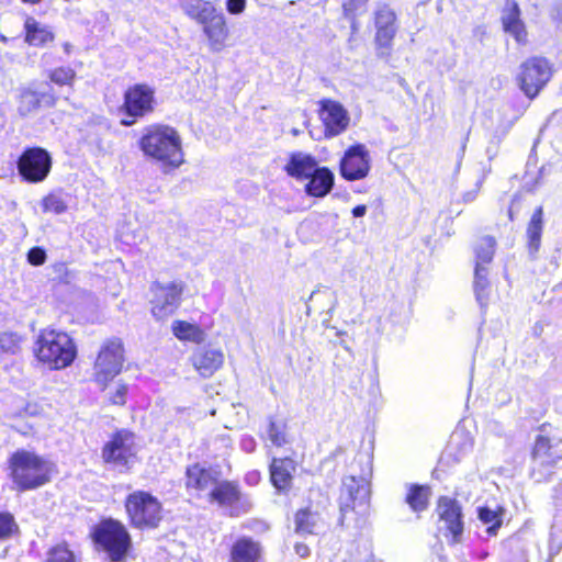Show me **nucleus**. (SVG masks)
Masks as SVG:
<instances>
[{
  "label": "nucleus",
  "instance_id": "48",
  "mask_svg": "<svg viewBox=\"0 0 562 562\" xmlns=\"http://www.w3.org/2000/svg\"><path fill=\"white\" fill-rule=\"evenodd\" d=\"M486 34V31H485V27L480 25V26H476L474 30H473V35L479 38L481 42L483 41V37L485 36Z\"/></svg>",
  "mask_w": 562,
  "mask_h": 562
},
{
  "label": "nucleus",
  "instance_id": "39",
  "mask_svg": "<svg viewBox=\"0 0 562 562\" xmlns=\"http://www.w3.org/2000/svg\"><path fill=\"white\" fill-rule=\"evenodd\" d=\"M20 350V337L13 333L0 334V356L14 355Z\"/></svg>",
  "mask_w": 562,
  "mask_h": 562
},
{
  "label": "nucleus",
  "instance_id": "14",
  "mask_svg": "<svg viewBox=\"0 0 562 562\" xmlns=\"http://www.w3.org/2000/svg\"><path fill=\"white\" fill-rule=\"evenodd\" d=\"M154 90L146 85H135L124 93L123 108L125 113L133 117L131 121L122 120V124L130 126L135 119L143 117L154 111Z\"/></svg>",
  "mask_w": 562,
  "mask_h": 562
},
{
  "label": "nucleus",
  "instance_id": "51",
  "mask_svg": "<svg viewBox=\"0 0 562 562\" xmlns=\"http://www.w3.org/2000/svg\"><path fill=\"white\" fill-rule=\"evenodd\" d=\"M70 48H71V45H70L69 43H65V44H64V49H65V52H66L67 54H69V53H70Z\"/></svg>",
  "mask_w": 562,
  "mask_h": 562
},
{
  "label": "nucleus",
  "instance_id": "43",
  "mask_svg": "<svg viewBox=\"0 0 562 562\" xmlns=\"http://www.w3.org/2000/svg\"><path fill=\"white\" fill-rule=\"evenodd\" d=\"M27 260L33 266H41L46 260V254L45 251L40 247H34L30 249L27 254Z\"/></svg>",
  "mask_w": 562,
  "mask_h": 562
},
{
  "label": "nucleus",
  "instance_id": "16",
  "mask_svg": "<svg viewBox=\"0 0 562 562\" xmlns=\"http://www.w3.org/2000/svg\"><path fill=\"white\" fill-rule=\"evenodd\" d=\"M370 170L369 153L363 145L351 146L340 162L341 176L349 180H359L367 177Z\"/></svg>",
  "mask_w": 562,
  "mask_h": 562
},
{
  "label": "nucleus",
  "instance_id": "2",
  "mask_svg": "<svg viewBox=\"0 0 562 562\" xmlns=\"http://www.w3.org/2000/svg\"><path fill=\"white\" fill-rule=\"evenodd\" d=\"M53 469L50 461L32 451L18 450L9 459L10 477L20 491L46 484Z\"/></svg>",
  "mask_w": 562,
  "mask_h": 562
},
{
  "label": "nucleus",
  "instance_id": "28",
  "mask_svg": "<svg viewBox=\"0 0 562 562\" xmlns=\"http://www.w3.org/2000/svg\"><path fill=\"white\" fill-rule=\"evenodd\" d=\"M323 528L321 516L308 508L301 509L295 515V532L305 535H317Z\"/></svg>",
  "mask_w": 562,
  "mask_h": 562
},
{
  "label": "nucleus",
  "instance_id": "18",
  "mask_svg": "<svg viewBox=\"0 0 562 562\" xmlns=\"http://www.w3.org/2000/svg\"><path fill=\"white\" fill-rule=\"evenodd\" d=\"M202 25L203 34L209 42V48L212 52H221L226 44L229 35V30L226 24L225 15L222 11L216 10L200 23Z\"/></svg>",
  "mask_w": 562,
  "mask_h": 562
},
{
  "label": "nucleus",
  "instance_id": "41",
  "mask_svg": "<svg viewBox=\"0 0 562 562\" xmlns=\"http://www.w3.org/2000/svg\"><path fill=\"white\" fill-rule=\"evenodd\" d=\"M46 562H76L74 553L64 544L56 546L48 553Z\"/></svg>",
  "mask_w": 562,
  "mask_h": 562
},
{
  "label": "nucleus",
  "instance_id": "26",
  "mask_svg": "<svg viewBox=\"0 0 562 562\" xmlns=\"http://www.w3.org/2000/svg\"><path fill=\"white\" fill-rule=\"evenodd\" d=\"M333 186V172L325 167H318L316 172L308 178V182L305 186V192L312 196L323 198L330 192Z\"/></svg>",
  "mask_w": 562,
  "mask_h": 562
},
{
  "label": "nucleus",
  "instance_id": "9",
  "mask_svg": "<svg viewBox=\"0 0 562 562\" xmlns=\"http://www.w3.org/2000/svg\"><path fill=\"white\" fill-rule=\"evenodd\" d=\"M124 349L117 338L105 341L94 362V379L103 387L112 381L122 370Z\"/></svg>",
  "mask_w": 562,
  "mask_h": 562
},
{
  "label": "nucleus",
  "instance_id": "40",
  "mask_svg": "<svg viewBox=\"0 0 562 562\" xmlns=\"http://www.w3.org/2000/svg\"><path fill=\"white\" fill-rule=\"evenodd\" d=\"M268 436L274 446H283L288 441L285 435V425L271 420L268 428Z\"/></svg>",
  "mask_w": 562,
  "mask_h": 562
},
{
  "label": "nucleus",
  "instance_id": "52",
  "mask_svg": "<svg viewBox=\"0 0 562 562\" xmlns=\"http://www.w3.org/2000/svg\"><path fill=\"white\" fill-rule=\"evenodd\" d=\"M517 542H518V540H517V539H515V538H513V539H510V540H509V546H510V547H514V546H516V544H517Z\"/></svg>",
  "mask_w": 562,
  "mask_h": 562
},
{
  "label": "nucleus",
  "instance_id": "13",
  "mask_svg": "<svg viewBox=\"0 0 562 562\" xmlns=\"http://www.w3.org/2000/svg\"><path fill=\"white\" fill-rule=\"evenodd\" d=\"M518 80L525 94L533 99L548 83L552 76V69L546 58L532 57L521 65Z\"/></svg>",
  "mask_w": 562,
  "mask_h": 562
},
{
  "label": "nucleus",
  "instance_id": "36",
  "mask_svg": "<svg viewBox=\"0 0 562 562\" xmlns=\"http://www.w3.org/2000/svg\"><path fill=\"white\" fill-rule=\"evenodd\" d=\"M495 239L491 236L482 237L475 247L476 262L481 266L490 263L494 257L495 251Z\"/></svg>",
  "mask_w": 562,
  "mask_h": 562
},
{
  "label": "nucleus",
  "instance_id": "45",
  "mask_svg": "<svg viewBox=\"0 0 562 562\" xmlns=\"http://www.w3.org/2000/svg\"><path fill=\"white\" fill-rule=\"evenodd\" d=\"M246 0H227L226 8L231 14H239L245 10Z\"/></svg>",
  "mask_w": 562,
  "mask_h": 562
},
{
  "label": "nucleus",
  "instance_id": "33",
  "mask_svg": "<svg viewBox=\"0 0 562 562\" xmlns=\"http://www.w3.org/2000/svg\"><path fill=\"white\" fill-rule=\"evenodd\" d=\"M430 490L424 485H409L405 502L414 512H422L427 508Z\"/></svg>",
  "mask_w": 562,
  "mask_h": 562
},
{
  "label": "nucleus",
  "instance_id": "8",
  "mask_svg": "<svg viewBox=\"0 0 562 562\" xmlns=\"http://www.w3.org/2000/svg\"><path fill=\"white\" fill-rule=\"evenodd\" d=\"M207 501L211 504L228 509V514L232 517L246 514L252 506L248 497L241 493L236 482L221 480L220 476L211 490Z\"/></svg>",
  "mask_w": 562,
  "mask_h": 562
},
{
  "label": "nucleus",
  "instance_id": "42",
  "mask_svg": "<svg viewBox=\"0 0 562 562\" xmlns=\"http://www.w3.org/2000/svg\"><path fill=\"white\" fill-rule=\"evenodd\" d=\"M16 530L14 517L9 513H0V540L9 538Z\"/></svg>",
  "mask_w": 562,
  "mask_h": 562
},
{
  "label": "nucleus",
  "instance_id": "49",
  "mask_svg": "<svg viewBox=\"0 0 562 562\" xmlns=\"http://www.w3.org/2000/svg\"><path fill=\"white\" fill-rule=\"evenodd\" d=\"M366 212H367V206L366 205H357L352 210V215L355 217H361V216H363L366 214Z\"/></svg>",
  "mask_w": 562,
  "mask_h": 562
},
{
  "label": "nucleus",
  "instance_id": "54",
  "mask_svg": "<svg viewBox=\"0 0 562 562\" xmlns=\"http://www.w3.org/2000/svg\"><path fill=\"white\" fill-rule=\"evenodd\" d=\"M293 134H294V135H297V134H299V132H297L296 130H293Z\"/></svg>",
  "mask_w": 562,
  "mask_h": 562
},
{
  "label": "nucleus",
  "instance_id": "37",
  "mask_svg": "<svg viewBox=\"0 0 562 562\" xmlns=\"http://www.w3.org/2000/svg\"><path fill=\"white\" fill-rule=\"evenodd\" d=\"M42 207L45 213L63 214L68 205L59 192H52L42 200Z\"/></svg>",
  "mask_w": 562,
  "mask_h": 562
},
{
  "label": "nucleus",
  "instance_id": "22",
  "mask_svg": "<svg viewBox=\"0 0 562 562\" xmlns=\"http://www.w3.org/2000/svg\"><path fill=\"white\" fill-rule=\"evenodd\" d=\"M396 15L387 7L380 8L375 13V42L380 47H390L397 27L395 25Z\"/></svg>",
  "mask_w": 562,
  "mask_h": 562
},
{
  "label": "nucleus",
  "instance_id": "29",
  "mask_svg": "<svg viewBox=\"0 0 562 562\" xmlns=\"http://www.w3.org/2000/svg\"><path fill=\"white\" fill-rule=\"evenodd\" d=\"M179 5L187 16L199 24L217 10L213 2L206 0H179Z\"/></svg>",
  "mask_w": 562,
  "mask_h": 562
},
{
  "label": "nucleus",
  "instance_id": "23",
  "mask_svg": "<svg viewBox=\"0 0 562 562\" xmlns=\"http://www.w3.org/2000/svg\"><path fill=\"white\" fill-rule=\"evenodd\" d=\"M55 101L56 99L53 93H38L25 88L20 92L18 111L22 116H26L35 112L42 102L47 106H53Z\"/></svg>",
  "mask_w": 562,
  "mask_h": 562
},
{
  "label": "nucleus",
  "instance_id": "47",
  "mask_svg": "<svg viewBox=\"0 0 562 562\" xmlns=\"http://www.w3.org/2000/svg\"><path fill=\"white\" fill-rule=\"evenodd\" d=\"M295 552L301 558H305L310 555V548L304 543H297L295 544Z\"/></svg>",
  "mask_w": 562,
  "mask_h": 562
},
{
  "label": "nucleus",
  "instance_id": "31",
  "mask_svg": "<svg viewBox=\"0 0 562 562\" xmlns=\"http://www.w3.org/2000/svg\"><path fill=\"white\" fill-rule=\"evenodd\" d=\"M26 36L25 41L30 45L41 46L53 41V33L44 25H41L34 18H27L25 21Z\"/></svg>",
  "mask_w": 562,
  "mask_h": 562
},
{
  "label": "nucleus",
  "instance_id": "17",
  "mask_svg": "<svg viewBox=\"0 0 562 562\" xmlns=\"http://www.w3.org/2000/svg\"><path fill=\"white\" fill-rule=\"evenodd\" d=\"M319 116L325 125V134L328 137L341 134L349 125L350 117L346 109L337 101L323 100L321 102Z\"/></svg>",
  "mask_w": 562,
  "mask_h": 562
},
{
  "label": "nucleus",
  "instance_id": "5",
  "mask_svg": "<svg viewBox=\"0 0 562 562\" xmlns=\"http://www.w3.org/2000/svg\"><path fill=\"white\" fill-rule=\"evenodd\" d=\"M125 508L132 525L137 528H156L162 517L159 501L144 491L130 494Z\"/></svg>",
  "mask_w": 562,
  "mask_h": 562
},
{
  "label": "nucleus",
  "instance_id": "32",
  "mask_svg": "<svg viewBox=\"0 0 562 562\" xmlns=\"http://www.w3.org/2000/svg\"><path fill=\"white\" fill-rule=\"evenodd\" d=\"M172 333L180 339L201 344L205 339V333L198 325L184 321H176L172 323Z\"/></svg>",
  "mask_w": 562,
  "mask_h": 562
},
{
  "label": "nucleus",
  "instance_id": "3",
  "mask_svg": "<svg viewBox=\"0 0 562 562\" xmlns=\"http://www.w3.org/2000/svg\"><path fill=\"white\" fill-rule=\"evenodd\" d=\"M36 358L49 369H64L76 358V346L64 331L43 329L34 347Z\"/></svg>",
  "mask_w": 562,
  "mask_h": 562
},
{
  "label": "nucleus",
  "instance_id": "53",
  "mask_svg": "<svg viewBox=\"0 0 562 562\" xmlns=\"http://www.w3.org/2000/svg\"><path fill=\"white\" fill-rule=\"evenodd\" d=\"M24 2H30V3H37L40 2L41 0H23Z\"/></svg>",
  "mask_w": 562,
  "mask_h": 562
},
{
  "label": "nucleus",
  "instance_id": "6",
  "mask_svg": "<svg viewBox=\"0 0 562 562\" xmlns=\"http://www.w3.org/2000/svg\"><path fill=\"white\" fill-rule=\"evenodd\" d=\"M102 459L120 471L130 470L137 462L135 436L127 430H120L104 445Z\"/></svg>",
  "mask_w": 562,
  "mask_h": 562
},
{
  "label": "nucleus",
  "instance_id": "50",
  "mask_svg": "<svg viewBox=\"0 0 562 562\" xmlns=\"http://www.w3.org/2000/svg\"><path fill=\"white\" fill-rule=\"evenodd\" d=\"M480 183H481V182H479V183L476 184V186H477V188H476V190H475L474 192H467V193L464 194L463 199H464V201H465V202H471V201H473V200L475 199L476 193H477V191L480 190Z\"/></svg>",
  "mask_w": 562,
  "mask_h": 562
},
{
  "label": "nucleus",
  "instance_id": "15",
  "mask_svg": "<svg viewBox=\"0 0 562 562\" xmlns=\"http://www.w3.org/2000/svg\"><path fill=\"white\" fill-rule=\"evenodd\" d=\"M437 512L440 522L443 524L440 529H445L446 535H451L453 543H459L463 532L461 505L456 499L442 496L438 501Z\"/></svg>",
  "mask_w": 562,
  "mask_h": 562
},
{
  "label": "nucleus",
  "instance_id": "30",
  "mask_svg": "<svg viewBox=\"0 0 562 562\" xmlns=\"http://www.w3.org/2000/svg\"><path fill=\"white\" fill-rule=\"evenodd\" d=\"M543 231V207L538 206L531 215L527 226L528 248L531 254H536L541 244Z\"/></svg>",
  "mask_w": 562,
  "mask_h": 562
},
{
  "label": "nucleus",
  "instance_id": "24",
  "mask_svg": "<svg viewBox=\"0 0 562 562\" xmlns=\"http://www.w3.org/2000/svg\"><path fill=\"white\" fill-rule=\"evenodd\" d=\"M295 471L294 461L284 459H273L270 465L271 482L279 491H286L292 484V474Z\"/></svg>",
  "mask_w": 562,
  "mask_h": 562
},
{
  "label": "nucleus",
  "instance_id": "19",
  "mask_svg": "<svg viewBox=\"0 0 562 562\" xmlns=\"http://www.w3.org/2000/svg\"><path fill=\"white\" fill-rule=\"evenodd\" d=\"M501 21L506 33L512 35L518 44L527 43V29L521 19V10L516 0H505Z\"/></svg>",
  "mask_w": 562,
  "mask_h": 562
},
{
  "label": "nucleus",
  "instance_id": "21",
  "mask_svg": "<svg viewBox=\"0 0 562 562\" xmlns=\"http://www.w3.org/2000/svg\"><path fill=\"white\" fill-rule=\"evenodd\" d=\"M218 476L217 471L202 468L195 463L187 468L186 486L188 490L205 493L207 497Z\"/></svg>",
  "mask_w": 562,
  "mask_h": 562
},
{
  "label": "nucleus",
  "instance_id": "34",
  "mask_svg": "<svg viewBox=\"0 0 562 562\" xmlns=\"http://www.w3.org/2000/svg\"><path fill=\"white\" fill-rule=\"evenodd\" d=\"M503 509L498 507V509H491L488 507H479L477 516L479 519L487 525L486 532L490 536H496L498 529L503 524Z\"/></svg>",
  "mask_w": 562,
  "mask_h": 562
},
{
  "label": "nucleus",
  "instance_id": "46",
  "mask_svg": "<svg viewBox=\"0 0 562 562\" xmlns=\"http://www.w3.org/2000/svg\"><path fill=\"white\" fill-rule=\"evenodd\" d=\"M256 446H257V443H256L255 439L250 436H244L240 439V448L243 449V451H245L247 453L254 452L256 449Z\"/></svg>",
  "mask_w": 562,
  "mask_h": 562
},
{
  "label": "nucleus",
  "instance_id": "11",
  "mask_svg": "<svg viewBox=\"0 0 562 562\" xmlns=\"http://www.w3.org/2000/svg\"><path fill=\"white\" fill-rule=\"evenodd\" d=\"M52 157L42 147L25 149L18 160V171L22 179L30 183L43 182L50 172Z\"/></svg>",
  "mask_w": 562,
  "mask_h": 562
},
{
  "label": "nucleus",
  "instance_id": "35",
  "mask_svg": "<svg viewBox=\"0 0 562 562\" xmlns=\"http://www.w3.org/2000/svg\"><path fill=\"white\" fill-rule=\"evenodd\" d=\"M487 289H488V280H487V269L484 266H481L480 262H476L475 272H474V292L477 302L480 305H486L487 303Z\"/></svg>",
  "mask_w": 562,
  "mask_h": 562
},
{
  "label": "nucleus",
  "instance_id": "1",
  "mask_svg": "<svg viewBox=\"0 0 562 562\" xmlns=\"http://www.w3.org/2000/svg\"><path fill=\"white\" fill-rule=\"evenodd\" d=\"M139 145L146 156L165 166L177 168L184 161L181 137L173 127L168 125L148 126Z\"/></svg>",
  "mask_w": 562,
  "mask_h": 562
},
{
  "label": "nucleus",
  "instance_id": "25",
  "mask_svg": "<svg viewBox=\"0 0 562 562\" xmlns=\"http://www.w3.org/2000/svg\"><path fill=\"white\" fill-rule=\"evenodd\" d=\"M317 162L314 157L303 153H294L291 155L285 166L289 176L303 180L308 179L317 170Z\"/></svg>",
  "mask_w": 562,
  "mask_h": 562
},
{
  "label": "nucleus",
  "instance_id": "38",
  "mask_svg": "<svg viewBox=\"0 0 562 562\" xmlns=\"http://www.w3.org/2000/svg\"><path fill=\"white\" fill-rule=\"evenodd\" d=\"M48 78L58 86H72L76 79V71L70 67H57L48 71Z\"/></svg>",
  "mask_w": 562,
  "mask_h": 562
},
{
  "label": "nucleus",
  "instance_id": "12",
  "mask_svg": "<svg viewBox=\"0 0 562 562\" xmlns=\"http://www.w3.org/2000/svg\"><path fill=\"white\" fill-rule=\"evenodd\" d=\"M153 299L151 314L158 319L162 321L171 316L180 305L183 285L180 282H169L162 284L155 282L150 286Z\"/></svg>",
  "mask_w": 562,
  "mask_h": 562
},
{
  "label": "nucleus",
  "instance_id": "55",
  "mask_svg": "<svg viewBox=\"0 0 562 562\" xmlns=\"http://www.w3.org/2000/svg\"><path fill=\"white\" fill-rule=\"evenodd\" d=\"M315 291L311 293L310 300L314 296Z\"/></svg>",
  "mask_w": 562,
  "mask_h": 562
},
{
  "label": "nucleus",
  "instance_id": "4",
  "mask_svg": "<svg viewBox=\"0 0 562 562\" xmlns=\"http://www.w3.org/2000/svg\"><path fill=\"white\" fill-rule=\"evenodd\" d=\"M530 476L536 482L548 481L554 473L555 464L562 459V441L539 435L531 453Z\"/></svg>",
  "mask_w": 562,
  "mask_h": 562
},
{
  "label": "nucleus",
  "instance_id": "20",
  "mask_svg": "<svg viewBox=\"0 0 562 562\" xmlns=\"http://www.w3.org/2000/svg\"><path fill=\"white\" fill-rule=\"evenodd\" d=\"M194 369L203 378L212 376L224 363V353L220 349L198 348L191 356Z\"/></svg>",
  "mask_w": 562,
  "mask_h": 562
},
{
  "label": "nucleus",
  "instance_id": "7",
  "mask_svg": "<svg viewBox=\"0 0 562 562\" xmlns=\"http://www.w3.org/2000/svg\"><path fill=\"white\" fill-rule=\"evenodd\" d=\"M93 537L112 562L122 561L131 546V538L125 527L112 519L102 521L95 528Z\"/></svg>",
  "mask_w": 562,
  "mask_h": 562
},
{
  "label": "nucleus",
  "instance_id": "27",
  "mask_svg": "<svg viewBox=\"0 0 562 562\" xmlns=\"http://www.w3.org/2000/svg\"><path fill=\"white\" fill-rule=\"evenodd\" d=\"M260 547L249 538L238 539L231 549V562H258Z\"/></svg>",
  "mask_w": 562,
  "mask_h": 562
},
{
  "label": "nucleus",
  "instance_id": "44",
  "mask_svg": "<svg viewBox=\"0 0 562 562\" xmlns=\"http://www.w3.org/2000/svg\"><path fill=\"white\" fill-rule=\"evenodd\" d=\"M126 393L127 386L125 384L117 385L115 393L111 396V402L115 405H123L125 403Z\"/></svg>",
  "mask_w": 562,
  "mask_h": 562
},
{
  "label": "nucleus",
  "instance_id": "10",
  "mask_svg": "<svg viewBox=\"0 0 562 562\" xmlns=\"http://www.w3.org/2000/svg\"><path fill=\"white\" fill-rule=\"evenodd\" d=\"M369 497L370 484L366 477H357L355 475L345 477L340 495L341 524H344L345 520L348 519V515L357 508H359L361 513H364Z\"/></svg>",
  "mask_w": 562,
  "mask_h": 562
}]
</instances>
